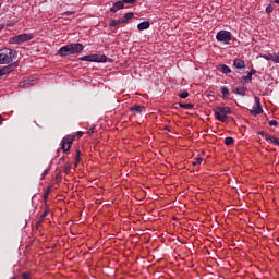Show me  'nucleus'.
<instances>
[{
    "label": "nucleus",
    "mask_w": 279,
    "mask_h": 279,
    "mask_svg": "<svg viewBox=\"0 0 279 279\" xmlns=\"http://www.w3.org/2000/svg\"><path fill=\"white\" fill-rule=\"evenodd\" d=\"M16 57V51L10 48H3L0 50V64H10Z\"/></svg>",
    "instance_id": "obj_1"
},
{
    "label": "nucleus",
    "mask_w": 279,
    "mask_h": 279,
    "mask_svg": "<svg viewBox=\"0 0 279 279\" xmlns=\"http://www.w3.org/2000/svg\"><path fill=\"white\" fill-rule=\"evenodd\" d=\"M80 60L82 62H109L110 64L114 62L113 59L106 57V54H88L81 57Z\"/></svg>",
    "instance_id": "obj_2"
},
{
    "label": "nucleus",
    "mask_w": 279,
    "mask_h": 279,
    "mask_svg": "<svg viewBox=\"0 0 279 279\" xmlns=\"http://www.w3.org/2000/svg\"><path fill=\"white\" fill-rule=\"evenodd\" d=\"M228 114H232L230 107H217L215 110L217 121H221L222 123L228 119Z\"/></svg>",
    "instance_id": "obj_3"
},
{
    "label": "nucleus",
    "mask_w": 279,
    "mask_h": 279,
    "mask_svg": "<svg viewBox=\"0 0 279 279\" xmlns=\"http://www.w3.org/2000/svg\"><path fill=\"white\" fill-rule=\"evenodd\" d=\"M216 39L218 43H225V45H230V40H232V33L228 31H220L216 35Z\"/></svg>",
    "instance_id": "obj_4"
},
{
    "label": "nucleus",
    "mask_w": 279,
    "mask_h": 279,
    "mask_svg": "<svg viewBox=\"0 0 279 279\" xmlns=\"http://www.w3.org/2000/svg\"><path fill=\"white\" fill-rule=\"evenodd\" d=\"M73 141H75V135H66L62 140L61 149L66 153L71 149V145H73Z\"/></svg>",
    "instance_id": "obj_5"
},
{
    "label": "nucleus",
    "mask_w": 279,
    "mask_h": 279,
    "mask_svg": "<svg viewBox=\"0 0 279 279\" xmlns=\"http://www.w3.org/2000/svg\"><path fill=\"white\" fill-rule=\"evenodd\" d=\"M34 38L33 35H29L27 33L14 36L12 38V43H15L16 45H21V43H27L28 40H32Z\"/></svg>",
    "instance_id": "obj_6"
},
{
    "label": "nucleus",
    "mask_w": 279,
    "mask_h": 279,
    "mask_svg": "<svg viewBox=\"0 0 279 279\" xmlns=\"http://www.w3.org/2000/svg\"><path fill=\"white\" fill-rule=\"evenodd\" d=\"M255 107L251 110V114L253 117H258V114H263V107L260 106V98L255 96Z\"/></svg>",
    "instance_id": "obj_7"
},
{
    "label": "nucleus",
    "mask_w": 279,
    "mask_h": 279,
    "mask_svg": "<svg viewBox=\"0 0 279 279\" xmlns=\"http://www.w3.org/2000/svg\"><path fill=\"white\" fill-rule=\"evenodd\" d=\"M70 51L72 52V56L75 53H81V51H84V45L83 44H69Z\"/></svg>",
    "instance_id": "obj_8"
},
{
    "label": "nucleus",
    "mask_w": 279,
    "mask_h": 279,
    "mask_svg": "<svg viewBox=\"0 0 279 279\" xmlns=\"http://www.w3.org/2000/svg\"><path fill=\"white\" fill-rule=\"evenodd\" d=\"M58 54L61 56V58H66V56H73V53L71 52V46L65 45V46L61 47L58 50Z\"/></svg>",
    "instance_id": "obj_9"
},
{
    "label": "nucleus",
    "mask_w": 279,
    "mask_h": 279,
    "mask_svg": "<svg viewBox=\"0 0 279 279\" xmlns=\"http://www.w3.org/2000/svg\"><path fill=\"white\" fill-rule=\"evenodd\" d=\"M16 66H19V63L14 62L7 66H3L2 71H3L4 75H8V73H12V71H14V69H16Z\"/></svg>",
    "instance_id": "obj_10"
},
{
    "label": "nucleus",
    "mask_w": 279,
    "mask_h": 279,
    "mask_svg": "<svg viewBox=\"0 0 279 279\" xmlns=\"http://www.w3.org/2000/svg\"><path fill=\"white\" fill-rule=\"evenodd\" d=\"M131 112H136V114H143V110H145V107L141 105H134L130 108Z\"/></svg>",
    "instance_id": "obj_11"
},
{
    "label": "nucleus",
    "mask_w": 279,
    "mask_h": 279,
    "mask_svg": "<svg viewBox=\"0 0 279 279\" xmlns=\"http://www.w3.org/2000/svg\"><path fill=\"white\" fill-rule=\"evenodd\" d=\"M124 4L122 1H117L113 7L110 9L111 12H119V10H123Z\"/></svg>",
    "instance_id": "obj_12"
},
{
    "label": "nucleus",
    "mask_w": 279,
    "mask_h": 279,
    "mask_svg": "<svg viewBox=\"0 0 279 279\" xmlns=\"http://www.w3.org/2000/svg\"><path fill=\"white\" fill-rule=\"evenodd\" d=\"M233 66L235 69H245V61L241 60V59H235L233 61Z\"/></svg>",
    "instance_id": "obj_13"
},
{
    "label": "nucleus",
    "mask_w": 279,
    "mask_h": 279,
    "mask_svg": "<svg viewBox=\"0 0 279 279\" xmlns=\"http://www.w3.org/2000/svg\"><path fill=\"white\" fill-rule=\"evenodd\" d=\"M149 25H150L149 21H144L137 25V29H140V32L149 29Z\"/></svg>",
    "instance_id": "obj_14"
},
{
    "label": "nucleus",
    "mask_w": 279,
    "mask_h": 279,
    "mask_svg": "<svg viewBox=\"0 0 279 279\" xmlns=\"http://www.w3.org/2000/svg\"><path fill=\"white\" fill-rule=\"evenodd\" d=\"M218 71H221V73H225V75H228V73H230V69L226 64L219 65Z\"/></svg>",
    "instance_id": "obj_15"
},
{
    "label": "nucleus",
    "mask_w": 279,
    "mask_h": 279,
    "mask_svg": "<svg viewBox=\"0 0 279 279\" xmlns=\"http://www.w3.org/2000/svg\"><path fill=\"white\" fill-rule=\"evenodd\" d=\"M221 93H222L223 99H228V97H230V90H228V87L222 86L221 87Z\"/></svg>",
    "instance_id": "obj_16"
},
{
    "label": "nucleus",
    "mask_w": 279,
    "mask_h": 279,
    "mask_svg": "<svg viewBox=\"0 0 279 279\" xmlns=\"http://www.w3.org/2000/svg\"><path fill=\"white\" fill-rule=\"evenodd\" d=\"M247 89L245 88V87H238L235 90H234V93L236 94V95H241L242 97H245V92H246Z\"/></svg>",
    "instance_id": "obj_17"
},
{
    "label": "nucleus",
    "mask_w": 279,
    "mask_h": 279,
    "mask_svg": "<svg viewBox=\"0 0 279 279\" xmlns=\"http://www.w3.org/2000/svg\"><path fill=\"white\" fill-rule=\"evenodd\" d=\"M121 23H123V20H111L110 21V27H117V25H121Z\"/></svg>",
    "instance_id": "obj_18"
},
{
    "label": "nucleus",
    "mask_w": 279,
    "mask_h": 279,
    "mask_svg": "<svg viewBox=\"0 0 279 279\" xmlns=\"http://www.w3.org/2000/svg\"><path fill=\"white\" fill-rule=\"evenodd\" d=\"M180 108H184V110H191V108H194V104H181L179 102Z\"/></svg>",
    "instance_id": "obj_19"
},
{
    "label": "nucleus",
    "mask_w": 279,
    "mask_h": 279,
    "mask_svg": "<svg viewBox=\"0 0 279 279\" xmlns=\"http://www.w3.org/2000/svg\"><path fill=\"white\" fill-rule=\"evenodd\" d=\"M134 19V13H125L124 17L122 19L123 23H128V21Z\"/></svg>",
    "instance_id": "obj_20"
},
{
    "label": "nucleus",
    "mask_w": 279,
    "mask_h": 279,
    "mask_svg": "<svg viewBox=\"0 0 279 279\" xmlns=\"http://www.w3.org/2000/svg\"><path fill=\"white\" fill-rule=\"evenodd\" d=\"M262 58H264V60H271L272 62H275V54L268 53L262 56Z\"/></svg>",
    "instance_id": "obj_21"
},
{
    "label": "nucleus",
    "mask_w": 279,
    "mask_h": 279,
    "mask_svg": "<svg viewBox=\"0 0 279 279\" xmlns=\"http://www.w3.org/2000/svg\"><path fill=\"white\" fill-rule=\"evenodd\" d=\"M32 83L29 81L20 82V88H27Z\"/></svg>",
    "instance_id": "obj_22"
},
{
    "label": "nucleus",
    "mask_w": 279,
    "mask_h": 279,
    "mask_svg": "<svg viewBox=\"0 0 279 279\" xmlns=\"http://www.w3.org/2000/svg\"><path fill=\"white\" fill-rule=\"evenodd\" d=\"M240 82H252V74H247L246 76H243Z\"/></svg>",
    "instance_id": "obj_23"
},
{
    "label": "nucleus",
    "mask_w": 279,
    "mask_h": 279,
    "mask_svg": "<svg viewBox=\"0 0 279 279\" xmlns=\"http://www.w3.org/2000/svg\"><path fill=\"white\" fill-rule=\"evenodd\" d=\"M275 8L276 7L274 4H269L268 7H266V13L271 14V12H274Z\"/></svg>",
    "instance_id": "obj_24"
},
{
    "label": "nucleus",
    "mask_w": 279,
    "mask_h": 279,
    "mask_svg": "<svg viewBox=\"0 0 279 279\" xmlns=\"http://www.w3.org/2000/svg\"><path fill=\"white\" fill-rule=\"evenodd\" d=\"M232 143H234V138L233 137H226L225 138V145H232Z\"/></svg>",
    "instance_id": "obj_25"
},
{
    "label": "nucleus",
    "mask_w": 279,
    "mask_h": 279,
    "mask_svg": "<svg viewBox=\"0 0 279 279\" xmlns=\"http://www.w3.org/2000/svg\"><path fill=\"white\" fill-rule=\"evenodd\" d=\"M179 97H180L181 99H186V97H189V92L183 90L181 94H179Z\"/></svg>",
    "instance_id": "obj_26"
},
{
    "label": "nucleus",
    "mask_w": 279,
    "mask_h": 279,
    "mask_svg": "<svg viewBox=\"0 0 279 279\" xmlns=\"http://www.w3.org/2000/svg\"><path fill=\"white\" fill-rule=\"evenodd\" d=\"M81 156H82V151H81V150H76V161H75V166H77V162H80Z\"/></svg>",
    "instance_id": "obj_27"
},
{
    "label": "nucleus",
    "mask_w": 279,
    "mask_h": 279,
    "mask_svg": "<svg viewBox=\"0 0 279 279\" xmlns=\"http://www.w3.org/2000/svg\"><path fill=\"white\" fill-rule=\"evenodd\" d=\"M73 14H75V11H65L62 13V16H71Z\"/></svg>",
    "instance_id": "obj_28"
},
{
    "label": "nucleus",
    "mask_w": 279,
    "mask_h": 279,
    "mask_svg": "<svg viewBox=\"0 0 279 279\" xmlns=\"http://www.w3.org/2000/svg\"><path fill=\"white\" fill-rule=\"evenodd\" d=\"M49 215V209H46L43 215L40 216V219H45Z\"/></svg>",
    "instance_id": "obj_29"
},
{
    "label": "nucleus",
    "mask_w": 279,
    "mask_h": 279,
    "mask_svg": "<svg viewBox=\"0 0 279 279\" xmlns=\"http://www.w3.org/2000/svg\"><path fill=\"white\" fill-rule=\"evenodd\" d=\"M22 278H23V279H32V278L29 277V274H28V272H23V274H22Z\"/></svg>",
    "instance_id": "obj_30"
},
{
    "label": "nucleus",
    "mask_w": 279,
    "mask_h": 279,
    "mask_svg": "<svg viewBox=\"0 0 279 279\" xmlns=\"http://www.w3.org/2000/svg\"><path fill=\"white\" fill-rule=\"evenodd\" d=\"M269 125L278 126V121L276 120H270Z\"/></svg>",
    "instance_id": "obj_31"
},
{
    "label": "nucleus",
    "mask_w": 279,
    "mask_h": 279,
    "mask_svg": "<svg viewBox=\"0 0 279 279\" xmlns=\"http://www.w3.org/2000/svg\"><path fill=\"white\" fill-rule=\"evenodd\" d=\"M87 134H89V136H92V134H95V126H92Z\"/></svg>",
    "instance_id": "obj_32"
},
{
    "label": "nucleus",
    "mask_w": 279,
    "mask_h": 279,
    "mask_svg": "<svg viewBox=\"0 0 279 279\" xmlns=\"http://www.w3.org/2000/svg\"><path fill=\"white\" fill-rule=\"evenodd\" d=\"M275 63L279 64V52L275 53Z\"/></svg>",
    "instance_id": "obj_33"
},
{
    "label": "nucleus",
    "mask_w": 279,
    "mask_h": 279,
    "mask_svg": "<svg viewBox=\"0 0 279 279\" xmlns=\"http://www.w3.org/2000/svg\"><path fill=\"white\" fill-rule=\"evenodd\" d=\"M69 171H71V167L66 166L63 168V173H69Z\"/></svg>",
    "instance_id": "obj_34"
},
{
    "label": "nucleus",
    "mask_w": 279,
    "mask_h": 279,
    "mask_svg": "<svg viewBox=\"0 0 279 279\" xmlns=\"http://www.w3.org/2000/svg\"><path fill=\"white\" fill-rule=\"evenodd\" d=\"M123 3H136V0H123Z\"/></svg>",
    "instance_id": "obj_35"
},
{
    "label": "nucleus",
    "mask_w": 279,
    "mask_h": 279,
    "mask_svg": "<svg viewBox=\"0 0 279 279\" xmlns=\"http://www.w3.org/2000/svg\"><path fill=\"white\" fill-rule=\"evenodd\" d=\"M203 160H204V159H202V157H198V158H196V163H197V165H202Z\"/></svg>",
    "instance_id": "obj_36"
},
{
    "label": "nucleus",
    "mask_w": 279,
    "mask_h": 279,
    "mask_svg": "<svg viewBox=\"0 0 279 279\" xmlns=\"http://www.w3.org/2000/svg\"><path fill=\"white\" fill-rule=\"evenodd\" d=\"M248 75H251V76H252V75H256V70H254V69L251 70V71L248 72Z\"/></svg>",
    "instance_id": "obj_37"
},
{
    "label": "nucleus",
    "mask_w": 279,
    "mask_h": 279,
    "mask_svg": "<svg viewBox=\"0 0 279 279\" xmlns=\"http://www.w3.org/2000/svg\"><path fill=\"white\" fill-rule=\"evenodd\" d=\"M41 225H43V220H41V218H40V220L36 222V228H38V227L41 226Z\"/></svg>",
    "instance_id": "obj_38"
},
{
    "label": "nucleus",
    "mask_w": 279,
    "mask_h": 279,
    "mask_svg": "<svg viewBox=\"0 0 279 279\" xmlns=\"http://www.w3.org/2000/svg\"><path fill=\"white\" fill-rule=\"evenodd\" d=\"M2 75H5V73L3 72V68H0V77H1Z\"/></svg>",
    "instance_id": "obj_39"
},
{
    "label": "nucleus",
    "mask_w": 279,
    "mask_h": 279,
    "mask_svg": "<svg viewBox=\"0 0 279 279\" xmlns=\"http://www.w3.org/2000/svg\"><path fill=\"white\" fill-rule=\"evenodd\" d=\"M49 173V169L44 170L43 175H47Z\"/></svg>",
    "instance_id": "obj_40"
},
{
    "label": "nucleus",
    "mask_w": 279,
    "mask_h": 279,
    "mask_svg": "<svg viewBox=\"0 0 279 279\" xmlns=\"http://www.w3.org/2000/svg\"><path fill=\"white\" fill-rule=\"evenodd\" d=\"M77 136H84V132L78 131V132H77Z\"/></svg>",
    "instance_id": "obj_41"
},
{
    "label": "nucleus",
    "mask_w": 279,
    "mask_h": 279,
    "mask_svg": "<svg viewBox=\"0 0 279 279\" xmlns=\"http://www.w3.org/2000/svg\"><path fill=\"white\" fill-rule=\"evenodd\" d=\"M47 197H49V192H46L44 195V199H47Z\"/></svg>",
    "instance_id": "obj_42"
},
{
    "label": "nucleus",
    "mask_w": 279,
    "mask_h": 279,
    "mask_svg": "<svg viewBox=\"0 0 279 279\" xmlns=\"http://www.w3.org/2000/svg\"><path fill=\"white\" fill-rule=\"evenodd\" d=\"M46 193L49 195V193H51V187H48Z\"/></svg>",
    "instance_id": "obj_43"
},
{
    "label": "nucleus",
    "mask_w": 279,
    "mask_h": 279,
    "mask_svg": "<svg viewBox=\"0 0 279 279\" xmlns=\"http://www.w3.org/2000/svg\"><path fill=\"white\" fill-rule=\"evenodd\" d=\"M271 3H279V0H271Z\"/></svg>",
    "instance_id": "obj_44"
},
{
    "label": "nucleus",
    "mask_w": 279,
    "mask_h": 279,
    "mask_svg": "<svg viewBox=\"0 0 279 279\" xmlns=\"http://www.w3.org/2000/svg\"><path fill=\"white\" fill-rule=\"evenodd\" d=\"M1 121H3V116L0 114V125H1Z\"/></svg>",
    "instance_id": "obj_45"
},
{
    "label": "nucleus",
    "mask_w": 279,
    "mask_h": 279,
    "mask_svg": "<svg viewBox=\"0 0 279 279\" xmlns=\"http://www.w3.org/2000/svg\"><path fill=\"white\" fill-rule=\"evenodd\" d=\"M193 167L197 166V161L192 162Z\"/></svg>",
    "instance_id": "obj_46"
},
{
    "label": "nucleus",
    "mask_w": 279,
    "mask_h": 279,
    "mask_svg": "<svg viewBox=\"0 0 279 279\" xmlns=\"http://www.w3.org/2000/svg\"><path fill=\"white\" fill-rule=\"evenodd\" d=\"M1 29H3V25L0 24V32H1Z\"/></svg>",
    "instance_id": "obj_47"
},
{
    "label": "nucleus",
    "mask_w": 279,
    "mask_h": 279,
    "mask_svg": "<svg viewBox=\"0 0 279 279\" xmlns=\"http://www.w3.org/2000/svg\"><path fill=\"white\" fill-rule=\"evenodd\" d=\"M62 160H64V157L60 158V162H62Z\"/></svg>",
    "instance_id": "obj_48"
},
{
    "label": "nucleus",
    "mask_w": 279,
    "mask_h": 279,
    "mask_svg": "<svg viewBox=\"0 0 279 279\" xmlns=\"http://www.w3.org/2000/svg\"><path fill=\"white\" fill-rule=\"evenodd\" d=\"M60 178V174H57V179Z\"/></svg>",
    "instance_id": "obj_49"
}]
</instances>
